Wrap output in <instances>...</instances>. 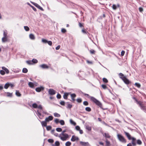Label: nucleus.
<instances>
[{
  "label": "nucleus",
  "instance_id": "nucleus-1",
  "mask_svg": "<svg viewBox=\"0 0 146 146\" xmlns=\"http://www.w3.org/2000/svg\"><path fill=\"white\" fill-rule=\"evenodd\" d=\"M90 100L91 101L94 102L96 105L98 106L101 109H102L103 110H106L107 109V108H102V104L94 97H90Z\"/></svg>",
  "mask_w": 146,
  "mask_h": 146
},
{
  "label": "nucleus",
  "instance_id": "nucleus-2",
  "mask_svg": "<svg viewBox=\"0 0 146 146\" xmlns=\"http://www.w3.org/2000/svg\"><path fill=\"white\" fill-rule=\"evenodd\" d=\"M117 136V138L120 142L123 143H125L126 142V139L121 134H118Z\"/></svg>",
  "mask_w": 146,
  "mask_h": 146
},
{
  "label": "nucleus",
  "instance_id": "nucleus-3",
  "mask_svg": "<svg viewBox=\"0 0 146 146\" xmlns=\"http://www.w3.org/2000/svg\"><path fill=\"white\" fill-rule=\"evenodd\" d=\"M120 78L123 80L125 84L127 85H128L131 83V82L125 76H124V77H120Z\"/></svg>",
  "mask_w": 146,
  "mask_h": 146
},
{
  "label": "nucleus",
  "instance_id": "nucleus-4",
  "mask_svg": "<svg viewBox=\"0 0 146 146\" xmlns=\"http://www.w3.org/2000/svg\"><path fill=\"white\" fill-rule=\"evenodd\" d=\"M32 106L34 108H38L40 110H42V106L41 105H40L38 106L37 104L34 103L32 104Z\"/></svg>",
  "mask_w": 146,
  "mask_h": 146
},
{
  "label": "nucleus",
  "instance_id": "nucleus-5",
  "mask_svg": "<svg viewBox=\"0 0 146 146\" xmlns=\"http://www.w3.org/2000/svg\"><path fill=\"white\" fill-rule=\"evenodd\" d=\"M62 135L64 137H61L60 136V135L59 136V137H60L61 139L63 141H66V140L69 137L67 133H65L63 135Z\"/></svg>",
  "mask_w": 146,
  "mask_h": 146
},
{
  "label": "nucleus",
  "instance_id": "nucleus-6",
  "mask_svg": "<svg viewBox=\"0 0 146 146\" xmlns=\"http://www.w3.org/2000/svg\"><path fill=\"white\" fill-rule=\"evenodd\" d=\"M31 3L33 4L34 5H35V7L38 8V9H40V10H41L42 11H44V10L42 8V7H40L39 5H38V4L37 3H35L34 2H31Z\"/></svg>",
  "mask_w": 146,
  "mask_h": 146
},
{
  "label": "nucleus",
  "instance_id": "nucleus-7",
  "mask_svg": "<svg viewBox=\"0 0 146 146\" xmlns=\"http://www.w3.org/2000/svg\"><path fill=\"white\" fill-rule=\"evenodd\" d=\"M131 139L132 140L131 143L133 146H135L136 145V139L134 137H131Z\"/></svg>",
  "mask_w": 146,
  "mask_h": 146
},
{
  "label": "nucleus",
  "instance_id": "nucleus-8",
  "mask_svg": "<svg viewBox=\"0 0 146 146\" xmlns=\"http://www.w3.org/2000/svg\"><path fill=\"white\" fill-rule=\"evenodd\" d=\"M138 105L140 107L141 109L146 113V108H145V107L143 106L141 102Z\"/></svg>",
  "mask_w": 146,
  "mask_h": 146
},
{
  "label": "nucleus",
  "instance_id": "nucleus-9",
  "mask_svg": "<svg viewBox=\"0 0 146 146\" xmlns=\"http://www.w3.org/2000/svg\"><path fill=\"white\" fill-rule=\"evenodd\" d=\"M49 94L50 95H54L56 94V91L52 89H50L48 90Z\"/></svg>",
  "mask_w": 146,
  "mask_h": 146
},
{
  "label": "nucleus",
  "instance_id": "nucleus-10",
  "mask_svg": "<svg viewBox=\"0 0 146 146\" xmlns=\"http://www.w3.org/2000/svg\"><path fill=\"white\" fill-rule=\"evenodd\" d=\"M70 96L72 99V100H70L71 101H72L73 102H74L75 101V98L76 96V95L74 94H71Z\"/></svg>",
  "mask_w": 146,
  "mask_h": 146
},
{
  "label": "nucleus",
  "instance_id": "nucleus-11",
  "mask_svg": "<svg viewBox=\"0 0 146 146\" xmlns=\"http://www.w3.org/2000/svg\"><path fill=\"white\" fill-rule=\"evenodd\" d=\"M39 67L43 69H48L49 68L48 66L47 65L45 64L40 65Z\"/></svg>",
  "mask_w": 146,
  "mask_h": 146
},
{
  "label": "nucleus",
  "instance_id": "nucleus-12",
  "mask_svg": "<svg viewBox=\"0 0 146 146\" xmlns=\"http://www.w3.org/2000/svg\"><path fill=\"white\" fill-rule=\"evenodd\" d=\"M53 117L52 115L49 116L48 117H46L45 119V121L47 122H48L53 119Z\"/></svg>",
  "mask_w": 146,
  "mask_h": 146
},
{
  "label": "nucleus",
  "instance_id": "nucleus-13",
  "mask_svg": "<svg viewBox=\"0 0 146 146\" xmlns=\"http://www.w3.org/2000/svg\"><path fill=\"white\" fill-rule=\"evenodd\" d=\"M80 144L83 146H88L89 145V143L88 142H84L83 141H80Z\"/></svg>",
  "mask_w": 146,
  "mask_h": 146
},
{
  "label": "nucleus",
  "instance_id": "nucleus-14",
  "mask_svg": "<svg viewBox=\"0 0 146 146\" xmlns=\"http://www.w3.org/2000/svg\"><path fill=\"white\" fill-rule=\"evenodd\" d=\"M44 89V88L42 86L37 87L36 88V91L38 92H40V91L43 90Z\"/></svg>",
  "mask_w": 146,
  "mask_h": 146
},
{
  "label": "nucleus",
  "instance_id": "nucleus-15",
  "mask_svg": "<svg viewBox=\"0 0 146 146\" xmlns=\"http://www.w3.org/2000/svg\"><path fill=\"white\" fill-rule=\"evenodd\" d=\"M37 115L38 117L40 119H42V117H41L42 114L41 113L40 111L39 110H38L37 111Z\"/></svg>",
  "mask_w": 146,
  "mask_h": 146
},
{
  "label": "nucleus",
  "instance_id": "nucleus-16",
  "mask_svg": "<svg viewBox=\"0 0 146 146\" xmlns=\"http://www.w3.org/2000/svg\"><path fill=\"white\" fill-rule=\"evenodd\" d=\"M124 133L128 138V139L129 140H131V137L130 135L128 133L125 131H124Z\"/></svg>",
  "mask_w": 146,
  "mask_h": 146
},
{
  "label": "nucleus",
  "instance_id": "nucleus-17",
  "mask_svg": "<svg viewBox=\"0 0 146 146\" xmlns=\"http://www.w3.org/2000/svg\"><path fill=\"white\" fill-rule=\"evenodd\" d=\"M69 93H64V95L63 96V98L64 99H68V97L69 95Z\"/></svg>",
  "mask_w": 146,
  "mask_h": 146
},
{
  "label": "nucleus",
  "instance_id": "nucleus-18",
  "mask_svg": "<svg viewBox=\"0 0 146 146\" xmlns=\"http://www.w3.org/2000/svg\"><path fill=\"white\" fill-rule=\"evenodd\" d=\"M2 68L3 70L6 72L7 74H8L9 73V70L5 67L3 66L2 67Z\"/></svg>",
  "mask_w": 146,
  "mask_h": 146
},
{
  "label": "nucleus",
  "instance_id": "nucleus-19",
  "mask_svg": "<svg viewBox=\"0 0 146 146\" xmlns=\"http://www.w3.org/2000/svg\"><path fill=\"white\" fill-rule=\"evenodd\" d=\"M60 145L59 142L58 141H56L55 143L54 144H52V146H59Z\"/></svg>",
  "mask_w": 146,
  "mask_h": 146
},
{
  "label": "nucleus",
  "instance_id": "nucleus-20",
  "mask_svg": "<svg viewBox=\"0 0 146 146\" xmlns=\"http://www.w3.org/2000/svg\"><path fill=\"white\" fill-rule=\"evenodd\" d=\"M47 122L45 120L44 121H42L41 122V123L42 125V126L43 127H46L47 126Z\"/></svg>",
  "mask_w": 146,
  "mask_h": 146
},
{
  "label": "nucleus",
  "instance_id": "nucleus-21",
  "mask_svg": "<svg viewBox=\"0 0 146 146\" xmlns=\"http://www.w3.org/2000/svg\"><path fill=\"white\" fill-rule=\"evenodd\" d=\"M29 38L32 40L35 39V37L34 35L32 34H31L29 35Z\"/></svg>",
  "mask_w": 146,
  "mask_h": 146
},
{
  "label": "nucleus",
  "instance_id": "nucleus-22",
  "mask_svg": "<svg viewBox=\"0 0 146 146\" xmlns=\"http://www.w3.org/2000/svg\"><path fill=\"white\" fill-rule=\"evenodd\" d=\"M2 42H5L7 41V37L3 36L2 38Z\"/></svg>",
  "mask_w": 146,
  "mask_h": 146
},
{
  "label": "nucleus",
  "instance_id": "nucleus-23",
  "mask_svg": "<svg viewBox=\"0 0 146 146\" xmlns=\"http://www.w3.org/2000/svg\"><path fill=\"white\" fill-rule=\"evenodd\" d=\"M28 85L31 88L34 87V84L31 82H29V83Z\"/></svg>",
  "mask_w": 146,
  "mask_h": 146
},
{
  "label": "nucleus",
  "instance_id": "nucleus-24",
  "mask_svg": "<svg viewBox=\"0 0 146 146\" xmlns=\"http://www.w3.org/2000/svg\"><path fill=\"white\" fill-rule=\"evenodd\" d=\"M103 135L106 138H110V136L108 133H105Z\"/></svg>",
  "mask_w": 146,
  "mask_h": 146
},
{
  "label": "nucleus",
  "instance_id": "nucleus-25",
  "mask_svg": "<svg viewBox=\"0 0 146 146\" xmlns=\"http://www.w3.org/2000/svg\"><path fill=\"white\" fill-rule=\"evenodd\" d=\"M16 95L18 97H20L21 96V94L18 91L16 90L15 92Z\"/></svg>",
  "mask_w": 146,
  "mask_h": 146
},
{
  "label": "nucleus",
  "instance_id": "nucleus-26",
  "mask_svg": "<svg viewBox=\"0 0 146 146\" xmlns=\"http://www.w3.org/2000/svg\"><path fill=\"white\" fill-rule=\"evenodd\" d=\"M86 129L88 131H90L92 129V127L90 126H89L88 125L86 126Z\"/></svg>",
  "mask_w": 146,
  "mask_h": 146
},
{
  "label": "nucleus",
  "instance_id": "nucleus-27",
  "mask_svg": "<svg viewBox=\"0 0 146 146\" xmlns=\"http://www.w3.org/2000/svg\"><path fill=\"white\" fill-rule=\"evenodd\" d=\"M75 137L76 136L74 135H72L71 139V141L73 142L75 141H76Z\"/></svg>",
  "mask_w": 146,
  "mask_h": 146
},
{
  "label": "nucleus",
  "instance_id": "nucleus-28",
  "mask_svg": "<svg viewBox=\"0 0 146 146\" xmlns=\"http://www.w3.org/2000/svg\"><path fill=\"white\" fill-rule=\"evenodd\" d=\"M28 72V70L26 68H23L22 70V72L23 73H26Z\"/></svg>",
  "mask_w": 146,
  "mask_h": 146
},
{
  "label": "nucleus",
  "instance_id": "nucleus-29",
  "mask_svg": "<svg viewBox=\"0 0 146 146\" xmlns=\"http://www.w3.org/2000/svg\"><path fill=\"white\" fill-rule=\"evenodd\" d=\"M106 146H110V143L109 141H108L107 139H106Z\"/></svg>",
  "mask_w": 146,
  "mask_h": 146
},
{
  "label": "nucleus",
  "instance_id": "nucleus-30",
  "mask_svg": "<svg viewBox=\"0 0 146 146\" xmlns=\"http://www.w3.org/2000/svg\"><path fill=\"white\" fill-rule=\"evenodd\" d=\"M77 102L79 103H81L82 102V99L81 98H78L76 100Z\"/></svg>",
  "mask_w": 146,
  "mask_h": 146
},
{
  "label": "nucleus",
  "instance_id": "nucleus-31",
  "mask_svg": "<svg viewBox=\"0 0 146 146\" xmlns=\"http://www.w3.org/2000/svg\"><path fill=\"white\" fill-rule=\"evenodd\" d=\"M136 143H137V144L139 145H141L142 143V142L141 141L140 139L137 140V142H136Z\"/></svg>",
  "mask_w": 146,
  "mask_h": 146
},
{
  "label": "nucleus",
  "instance_id": "nucleus-32",
  "mask_svg": "<svg viewBox=\"0 0 146 146\" xmlns=\"http://www.w3.org/2000/svg\"><path fill=\"white\" fill-rule=\"evenodd\" d=\"M9 86V83L7 82L5 84L4 86V88L5 89H7Z\"/></svg>",
  "mask_w": 146,
  "mask_h": 146
},
{
  "label": "nucleus",
  "instance_id": "nucleus-33",
  "mask_svg": "<svg viewBox=\"0 0 146 146\" xmlns=\"http://www.w3.org/2000/svg\"><path fill=\"white\" fill-rule=\"evenodd\" d=\"M32 62L33 63L35 64L38 62V60L36 59L33 58L32 60Z\"/></svg>",
  "mask_w": 146,
  "mask_h": 146
},
{
  "label": "nucleus",
  "instance_id": "nucleus-34",
  "mask_svg": "<svg viewBox=\"0 0 146 146\" xmlns=\"http://www.w3.org/2000/svg\"><path fill=\"white\" fill-rule=\"evenodd\" d=\"M85 110L88 112H90L91 111V109L89 107H86L85 108Z\"/></svg>",
  "mask_w": 146,
  "mask_h": 146
},
{
  "label": "nucleus",
  "instance_id": "nucleus-35",
  "mask_svg": "<svg viewBox=\"0 0 146 146\" xmlns=\"http://www.w3.org/2000/svg\"><path fill=\"white\" fill-rule=\"evenodd\" d=\"M70 122L73 125H76V122H74L73 120H72V119H70Z\"/></svg>",
  "mask_w": 146,
  "mask_h": 146
},
{
  "label": "nucleus",
  "instance_id": "nucleus-36",
  "mask_svg": "<svg viewBox=\"0 0 146 146\" xmlns=\"http://www.w3.org/2000/svg\"><path fill=\"white\" fill-rule=\"evenodd\" d=\"M133 99L135 100L136 102L137 103V104H139L141 102L140 101H138L135 97H133Z\"/></svg>",
  "mask_w": 146,
  "mask_h": 146
},
{
  "label": "nucleus",
  "instance_id": "nucleus-37",
  "mask_svg": "<svg viewBox=\"0 0 146 146\" xmlns=\"http://www.w3.org/2000/svg\"><path fill=\"white\" fill-rule=\"evenodd\" d=\"M59 123L61 125H64L65 124L64 121L63 120H61L60 121Z\"/></svg>",
  "mask_w": 146,
  "mask_h": 146
},
{
  "label": "nucleus",
  "instance_id": "nucleus-38",
  "mask_svg": "<svg viewBox=\"0 0 146 146\" xmlns=\"http://www.w3.org/2000/svg\"><path fill=\"white\" fill-rule=\"evenodd\" d=\"M54 115L55 117H60V115L57 113H54Z\"/></svg>",
  "mask_w": 146,
  "mask_h": 146
},
{
  "label": "nucleus",
  "instance_id": "nucleus-39",
  "mask_svg": "<svg viewBox=\"0 0 146 146\" xmlns=\"http://www.w3.org/2000/svg\"><path fill=\"white\" fill-rule=\"evenodd\" d=\"M7 32L6 30L3 31V36L7 37Z\"/></svg>",
  "mask_w": 146,
  "mask_h": 146
},
{
  "label": "nucleus",
  "instance_id": "nucleus-40",
  "mask_svg": "<svg viewBox=\"0 0 146 146\" xmlns=\"http://www.w3.org/2000/svg\"><path fill=\"white\" fill-rule=\"evenodd\" d=\"M24 29L25 30L27 31H29L30 30V29H29V27H28V26H24Z\"/></svg>",
  "mask_w": 146,
  "mask_h": 146
},
{
  "label": "nucleus",
  "instance_id": "nucleus-41",
  "mask_svg": "<svg viewBox=\"0 0 146 146\" xmlns=\"http://www.w3.org/2000/svg\"><path fill=\"white\" fill-rule=\"evenodd\" d=\"M48 142L50 143H52L54 142V140L52 139H49L48 140Z\"/></svg>",
  "mask_w": 146,
  "mask_h": 146
},
{
  "label": "nucleus",
  "instance_id": "nucleus-42",
  "mask_svg": "<svg viewBox=\"0 0 146 146\" xmlns=\"http://www.w3.org/2000/svg\"><path fill=\"white\" fill-rule=\"evenodd\" d=\"M71 143L70 141H68L65 143L66 146H69L71 145Z\"/></svg>",
  "mask_w": 146,
  "mask_h": 146
},
{
  "label": "nucleus",
  "instance_id": "nucleus-43",
  "mask_svg": "<svg viewBox=\"0 0 146 146\" xmlns=\"http://www.w3.org/2000/svg\"><path fill=\"white\" fill-rule=\"evenodd\" d=\"M135 86L138 88H140L141 87L140 84L138 83H135Z\"/></svg>",
  "mask_w": 146,
  "mask_h": 146
},
{
  "label": "nucleus",
  "instance_id": "nucleus-44",
  "mask_svg": "<svg viewBox=\"0 0 146 146\" xmlns=\"http://www.w3.org/2000/svg\"><path fill=\"white\" fill-rule=\"evenodd\" d=\"M56 130L59 132H60L62 131V129L61 128L58 127L56 129Z\"/></svg>",
  "mask_w": 146,
  "mask_h": 146
},
{
  "label": "nucleus",
  "instance_id": "nucleus-45",
  "mask_svg": "<svg viewBox=\"0 0 146 146\" xmlns=\"http://www.w3.org/2000/svg\"><path fill=\"white\" fill-rule=\"evenodd\" d=\"M0 73L2 75H4L5 74V71L3 70L0 71Z\"/></svg>",
  "mask_w": 146,
  "mask_h": 146
},
{
  "label": "nucleus",
  "instance_id": "nucleus-46",
  "mask_svg": "<svg viewBox=\"0 0 146 146\" xmlns=\"http://www.w3.org/2000/svg\"><path fill=\"white\" fill-rule=\"evenodd\" d=\"M83 104L85 106H87L89 104V103L87 101H84V102Z\"/></svg>",
  "mask_w": 146,
  "mask_h": 146
},
{
  "label": "nucleus",
  "instance_id": "nucleus-47",
  "mask_svg": "<svg viewBox=\"0 0 146 146\" xmlns=\"http://www.w3.org/2000/svg\"><path fill=\"white\" fill-rule=\"evenodd\" d=\"M52 128V127L51 126H46V129L47 131L50 130Z\"/></svg>",
  "mask_w": 146,
  "mask_h": 146
},
{
  "label": "nucleus",
  "instance_id": "nucleus-48",
  "mask_svg": "<svg viewBox=\"0 0 146 146\" xmlns=\"http://www.w3.org/2000/svg\"><path fill=\"white\" fill-rule=\"evenodd\" d=\"M60 104L61 105L63 106H64L65 105V102L64 101H62L60 102Z\"/></svg>",
  "mask_w": 146,
  "mask_h": 146
},
{
  "label": "nucleus",
  "instance_id": "nucleus-49",
  "mask_svg": "<svg viewBox=\"0 0 146 146\" xmlns=\"http://www.w3.org/2000/svg\"><path fill=\"white\" fill-rule=\"evenodd\" d=\"M103 81L105 83H107L108 82V80L106 78H103Z\"/></svg>",
  "mask_w": 146,
  "mask_h": 146
},
{
  "label": "nucleus",
  "instance_id": "nucleus-50",
  "mask_svg": "<svg viewBox=\"0 0 146 146\" xmlns=\"http://www.w3.org/2000/svg\"><path fill=\"white\" fill-rule=\"evenodd\" d=\"M56 97L58 99H60L61 97V96L60 94L58 93L56 96Z\"/></svg>",
  "mask_w": 146,
  "mask_h": 146
},
{
  "label": "nucleus",
  "instance_id": "nucleus-51",
  "mask_svg": "<svg viewBox=\"0 0 146 146\" xmlns=\"http://www.w3.org/2000/svg\"><path fill=\"white\" fill-rule=\"evenodd\" d=\"M7 96L8 97H11L12 96V93H10L9 92H7Z\"/></svg>",
  "mask_w": 146,
  "mask_h": 146
},
{
  "label": "nucleus",
  "instance_id": "nucleus-52",
  "mask_svg": "<svg viewBox=\"0 0 146 146\" xmlns=\"http://www.w3.org/2000/svg\"><path fill=\"white\" fill-rule=\"evenodd\" d=\"M30 6L32 8L33 10L34 11H36V8L35 7H34L33 6L31 5H30Z\"/></svg>",
  "mask_w": 146,
  "mask_h": 146
},
{
  "label": "nucleus",
  "instance_id": "nucleus-53",
  "mask_svg": "<svg viewBox=\"0 0 146 146\" xmlns=\"http://www.w3.org/2000/svg\"><path fill=\"white\" fill-rule=\"evenodd\" d=\"M72 106L70 104H68L67 106L66 107L67 108L70 109L72 108Z\"/></svg>",
  "mask_w": 146,
  "mask_h": 146
},
{
  "label": "nucleus",
  "instance_id": "nucleus-54",
  "mask_svg": "<svg viewBox=\"0 0 146 146\" xmlns=\"http://www.w3.org/2000/svg\"><path fill=\"white\" fill-rule=\"evenodd\" d=\"M42 42L44 43H46L47 42V40L46 39H42Z\"/></svg>",
  "mask_w": 146,
  "mask_h": 146
},
{
  "label": "nucleus",
  "instance_id": "nucleus-55",
  "mask_svg": "<svg viewBox=\"0 0 146 146\" xmlns=\"http://www.w3.org/2000/svg\"><path fill=\"white\" fill-rule=\"evenodd\" d=\"M59 120L58 119L56 118L54 120V122L58 124L59 123Z\"/></svg>",
  "mask_w": 146,
  "mask_h": 146
},
{
  "label": "nucleus",
  "instance_id": "nucleus-56",
  "mask_svg": "<svg viewBox=\"0 0 146 146\" xmlns=\"http://www.w3.org/2000/svg\"><path fill=\"white\" fill-rule=\"evenodd\" d=\"M112 8L114 10H116L117 8V6L113 4L112 6Z\"/></svg>",
  "mask_w": 146,
  "mask_h": 146
},
{
  "label": "nucleus",
  "instance_id": "nucleus-57",
  "mask_svg": "<svg viewBox=\"0 0 146 146\" xmlns=\"http://www.w3.org/2000/svg\"><path fill=\"white\" fill-rule=\"evenodd\" d=\"M50 46H51L52 44V42L51 41H47V43Z\"/></svg>",
  "mask_w": 146,
  "mask_h": 146
},
{
  "label": "nucleus",
  "instance_id": "nucleus-58",
  "mask_svg": "<svg viewBox=\"0 0 146 146\" xmlns=\"http://www.w3.org/2000/svg\"><path fill=\"white\" fill-rule=\"evenodd\" d=\"M26 62L27 64L30 65L32 64V61H31L30 60H27L26 61Z\"/></svg>",
  "mask_w": 146,
  "mask_h": 146
},
{
  "label": "nucleus",
  "instance_id": "nucleus-59",
  "mask_svg": "<svg viewBox=\"0 0 146 146\" xmlns=\"http://www.w3.org/2000/svg\"><path fill=\"white\" fill-rule=\"evenodd\" d=\"M75 129L77 131H79L80 129V127L78 125H77L76 126Z\"/></svg>",
  "mask_w": 146,
  "mask_h": 146
},
{
  "label": "nucleus",
  "instance_id": "nucleus-60",
  "mask_svg": "<svg viewBox=\"0 0 146 146\" xmlns=\"http://www.w3.org/2000/svg\"><path fill=\"white\" fill-rule=\"evenodd\" d=\"M90 52L91 54H94L95 51L94 50L92 49L90 50Z\"/></svg>",
  "mask_w": 146,
  "mask_h": 146
},
{
  "label": "nucleus",
  "instance_id": "nucleus-61",
  "mask_svg": "<svg viewBox=\"0 0 146 146\" xmlns=\"http://www.w3.org/2000/svg\"><path fill=\"white\" fill-rule=\"evenodd\" d=\"M102 88L104 89L107 88V86L105 85L104 84L102 85Z\"/></svg>",
  "mask_w": 146,
  "mask_h": 146
},
{
  "label": "nucleus",
  "instance_id": "nucleus-62",
  "mask_svg": "<svg viewBox=\"0 0 146 146\" xmlns=\"http://www.w3.org/2000/svg\"><path fill=\"white\" fill-rule=\"evenodd\" d=\"M82 32L84 34H87V33H88V32H86L85 31V30L84 29H82Z\"/></svg>",
  "mask_w": 146,
  "mask_h": 146
},
{
  "label": "nucleus",
  "instance_id": "nucleus-63",
  "mask_svg": "<svg viewBox=\"0 0 146 146\" xmlns=\"http://www.w3.org/2000/svg\"><path fill=\"white\" fill-rule=\"evenodd\" d=\"M61 32L63 33H64L66 32V30L64 29H62L61 30Z\"/></svg>",
  "mask_w": 146,
  "mask_h": 146
},
{
  "label": "nucleus",
  "instance_id": "nucleus-64",
  "mask_svg": "<svg viewBox=\"0 0 146 146\" xmlns=\"http://www.w3.org/2000/svg\"><path fill=\"white\" fill-rule=\"evenodd\" d=\"M119 77H124L125 76H124V75L121 73H119Z\"/></svg>",
  "mask_w": 146,
  "mask_h": 146
}]
</instances>
